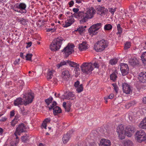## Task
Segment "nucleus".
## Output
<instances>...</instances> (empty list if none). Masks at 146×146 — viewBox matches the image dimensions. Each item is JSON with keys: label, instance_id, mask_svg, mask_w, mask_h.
<instances>
[{"label": "nucleus", "instance_id": "2f4dec72", "mask_svg": "<svg viewBox=\"0 0 146 146\" xmlns=\"http://www.w3.org/2000/svg\"><path fill=\"white\" fill-rule=\"evenodd\" d=\"M68 60H66L61 62L60 63H59L56 65L57 67L58 68H59L60 67L66 65H68Z\"/></svg>", "mask_w": 146, "mask_h": 146}, {"label": "nucleus", "instance_id": "774afa93", "mask_svg": "<svg viewBox=\"0 0 146 146\" xmlns=\"http://www.w3.org/2000/svg\"><path fill=\"white\" fill-rule=\"evenodd\" d=\"M143 102L144 103L146 104V96L143 98Z\"/></svg>", "mask_w": 146, "mask_h": 146}, {"label": "nucleus", "instance_id": "473e14b6", "mask_svg": "<svg viewBox=\"0 0 146 146\" xmlns=\"http://www.w3.org/2000/svg\"><path fill=\"white\" fill-rule=\"evenodd\" d=\"M117 78V76L115 72H113L110 75L111 80H113V82H115V81Z\"/></svg>", "mask_w": 146, "mask_h": 146}, {"label": "nucleus", "instance_id": "4d7b16f0", "mask_svg": "<svg viewBox=\"0 0 146 146\" xmlns=\"http://www.w3.org/2000/svg\"><path fill=\"white\" fill-rule=\"evenodd\" d=\"M118 32L117 33V34H119V35H120L122 33V29L121 27L119 28H117V29Z\"/></svg>", "mask_w": 146, "mask_h": 146}, {"label": "nucleus", "instance_id": "f704fd0d", "mask_svg": "<svg viewBox=\"0 0 146 146\" xmlns=\"http://www.w3.org/2000/svg\"><path fill=\"white\" fill-rule=\"evenodd\" d=\"M52 71V70H50L48 71L47 72V78L48 80L51 79L53 76Z\"/></svg>", "mask_w": 146, "mask_h": 146}, {"label": "nucleus", "instance_id": "8fccbe9b", "mask_svg": "<svg viewBox=\"0 0 146 146\" xmlns=\"http://www.w3.org/2000/svg\"><path fill=\"white\" fill-rule=\"evenodd\" d=\"M55 31V29H52V28H48L46 29V31L47 32H49L50 31H51V32H54Z\"/></svg>", "mask_w": 146, "mask_h": 146}, {"label": "nucleus", "instance_id": "f8f14e48", "mask_svg": "<svg viewBox=\"0 0 146 146\" xmlns=\"http://www.w3.org/2000/svg\"><path fill=\"white\" fill-rule=\"evenodd\" d=\"M120 66V70L122 75L125 76L129 72V68L127 64L121 63Z\"/></svg>", "mask_w": 146, "mask_h": 146}, {"label": "nucleus", "instance_id": "7ed1b4c3", "mask_svg": "<svg viewBox=\"0 0 146 146\" xmlns=\"http://www.w3.org/2000/svg\"><path fill=\"white\" fill-rule=\"evenodd\" d=\"M108 46L107 40L102 39L98 41L94 45V49L97 52H101L104 50Z\"/></svg>", "mask_w": 146, "mask_h": 146}, {"label": "nucleus", "instance_id": "a211bd4d", "mask_svg": "<svg viewBox=\"0 0 146 146\" xmlns=\"http://www.w3.org/2000/svg\"><path fill=\"white\" fill-rule=\"evenodd\" d=\"M24 103L22 100V99L21 98H17L14 100V104L15 106H18L19 105H21L23 104Z\"/></svg>", "mask_w": 146, "mask_h": 146}, {"label": "nucleus", "instance_id": "e2e57ef3", "mask_svg": "<svg viewBox=\"0 0 146 146\" xmlns=\"http://www.w3.org/2000/svg\"><path fill=\"white\" fill-rule=\"evenodd\" d=\"M18 9H14V8H13V10L17 12H19V13H22V11H21V10H19Z\"/></svg>", "mask_w": 146, "mask_h": 146}, {"label": "nucleus", "instance_id": "864d4df0", "mask_svg": "<svg viewBox=\"0 0 146 146\" xmlns=\"http://www.w3.org/2000/svg\"><path fill=\"white\" fill-rule=\"evenodd\" d=\"M50 118H47L45 119L43 122L46 123L47 124L48 123H49L50 121Z\"/></svg>", "mask_w": 146, "mask_h": 146}, {"label": "nucleus", "instance_id": "412c9836", "mask_svg": "<svg viewBox=\"0 0 146 146\" xmlns=\"http://www.w3.org/2000/svg\"><path fill=\"white\" fill-rule=\"evenodd\" d=\"M74 22V19L73 18H71L65 22L64 27H67L70 26Z\"/></svg>", "mask_w": 146, "mask_h": 146}, {"label": "nucleus", "instance_id": "37998d69", "mask_svg": "<svg viewBox=\"0 0 146 146\" xmlns=\"http://www.w3.org/2000/svg\"><path fill=\"white\" fill-rule=\"evenodd\" d=\"M98 11L101 12L102 13H105L106 11V9L104 7L99 6L98 8Z\"/></svg>", "mask_w": 146, "mask_h": 146}, {"label": "nucleus", "instance_id": "bb28decb", "mask_svg": "<svg viewBox=\"0 0 146 146\" xmlns=\"http://www.w3.org/2000/svg\"><path fill=\"white\" fill-rule=\"evenodd\" d=\"M18 21L21 24L23 25H25L27 24V22L28 20L27 19H25L23 18H21L19 19Z\"/></svg>", "mask_w": 146, "mask_h": 146}, {"label": "nucleus", "instance_id": "9d476101", "mask_svg": "<svg viewBox=\"0 0 146 146\" xmlns=\"http://www.w3.org/2000/svg\"><path fill=\"white\" fill-rule=\"evenodd\" d=\"M26 126L25 125V124L23 123H21L19 124L18 126L17 127L14 135H16V133H17L18 135H20V133L26 131Z\"/></svg>", "mask_w": 146, "mask_h": 146}, {"label": "nucleus", "instance_id": "5701e85b", "mask_svg": "<svg viewBox=\"0 0 146 146\" xmlns=\"http://www.w3.org/2000/svg\"><path fill=\"white\" fill-rule=\"evenodd\" d=\"M70 138V134L67 133L66 134L64 135L62 138V141L64 143H66L68 141Z\"/></svg>", "mask_w": 146, "mask_h": 146}, {"label": "nucleus", "instance_id": "aec40b11", "mask_svg": "<svg viewBox=\"0 0 146 146\" xmlns=\"http://www.w3.org/2000/svg\"><path fill=\"white\" fill-rule=\"evenodd\" d=\"M19 9L20 10L22 11L21 13H25L27 11L25 9L26 7V5L24 3H21L19 4Z\"/></svg>", "mask_w": 146, "mask_h": 146}, {"label": "nucleus", "instance_id": "338daca9", "mask_svg": "<svg viewBox=\"0 0 146 146\" xmlns=\"http://www.w3.org/2000/svg\"><path fill=\"white\" fill-rule=\"evenodd\" d=\"M69 5H70V7H71L73 6L74 4V2L73 1H71L69 3Z\"/></svg>", "mask_w": 146, "mask_h": 146}, {"label": "nucleus", "instance_id": "09e8293b", "mask_svg": "<svg viewBox=\"0 0 146 146\" xmlns=\"http://www.w3.org/2000/svg\"><path fill=\"white\" fill-rule=\"evenodd\" d=\"M20 61V58L16 59L13 63L15 65H16L17 64H19V62Z\"/></svg>", "mask_w": 146, "mask_h": 146}, {"label": "nucleus", "instance_id": "bf43d9fd", "mask_svg": "<svg viewBox=\"0 0 146 146\" xmlns=\"http://www.w3.org/2000/svg\"><path fill=\"white\" fill-rule=\"evenodd\" d=\"M42 126L45 129H46V123H44L43 122V123L42 124Z\"/></svg>", "mask_w": 146, "mask_h": 146}, {"label": "nucleus", "instance_id": "5fc2aeb1", "mask_svg": "<svg viewBox=\"0 0 146 146\" xmlns=\"http://www.w3.org/2000/svg\"><path fill=\"white\" fill-rule=\"evenodd\" d=\"M93 65L94 66V67L96 68H98L99 67V65L96 62L94 63Z\"/></svg>", "mask_w": 146, "mask_h": 146}, {"label": "nucleus", "instance_id": "f03ea898", "mask_svg": "<svg viewBox=\"0 0 146 146\" xmlns=\"http://www.w3.org/2000/svg\"><path fill=\"white\" fill-rule=\"evenodd\" d=\"M64 40L63 38L61 37L55 38L50 45V49L54 51L58 50L61 47L62 41Z\"/></svg>", "mask_w": 146, "mask_h": 146}, {"label": "nucleus", "instance_id": "a878e982", "mask_svg": "<svg viewBox=\"0 0 146 146\" xmlns=\"http://www.w3.org/2000/svg\"><path fill=\"white\" fill-rule=\"evenodd\" d=\"M129 63L131 65L134 66L138 64V61L136 58L131 59L129 60Z\"/></svg>", "mask_w": 146, "mask_h": 146}, {"label": "nucleus", "instance_id": "423d86ee", "mask_svg": "<svg viewBox=\"0 0 146 146\" xmlns=\"http://www.w3.org/2000/svg\"><path fill=\"white\" fill-rule=\"evenodd\" d=\"M102 24L101 23H97L92 25L88 29V32L90 34L93 35H96L99 30L102 27Z\"/></svg>", "mask_w": 146, "mask_h": 146}, {"label": "nucleus", "instance_id": "79ce46f5", "mask_svg": "<svg viewBox=\"0 0 146 146\" xmlns=\"http://www.w3.org/2000/svg\"><path fill=\"white\" fill-rule=\"evenodd\" d=\"M85 30V28L83 26H81L78 28L77 30H76V31H78L80 33H81L83 32Z\"/></svg>", "mask_w": 146, "mask_h": 146}, {"label": "nucleus", "instance_id": "39448f33", "mask_svg": "<svg viewBox=\"0 0 146 146\" xmlns=\"http://www.w3.org/2000/svg\"><path fill=\"white\" fill-rule=\"evenodd\" d=\"M74 46L73 44L69 43L68 45L62 50V52L65 54L66 57H68L73 52H74Z\"/></svg>", "mask_w": 146, "mask_h": 146}, {"label": "nucleus", "instance_id": "ea45409f", "mask_svg": "<svg viewBox=\"0 0 146 146\" xmlns=\"http://www.w3.org/2000/svg\"><path fill=\"white\" fill-rule=\"evenodd\" d=\"M52 100L53 98L52 97H50L46 99L45 101L47 104L49 105V104L52 102Z\"/></svg>", "mask_w": 146, "mask_h": 146}, {"label": "nucleus", "instance_id": "c03bdc74", "mask_svg": "<svg viewBox=\"0 0 146 146\" xmlns=\"http://www.w3.org/2000/svg\"><path fill=\"white\" fill-rule=\"evenodd\" d=\"M56 104L57 103L55 101H54L53 102L52 105L48 107L49 109L50 110L52 109H53V108H54V107L56 105Z\"/></svg>", "mask_w": 146, "mask_h": 146}, {"label": "nucleus", "instance_id": "680f3d73", "mask_svg": "<svg viewBox=\"0 0 146 146\" xmlns=\"http://www.w3.org/2000/svg\"><path fill=\"white\" fill-rule=\"evenodd\" d=\"M79 10V9L78 8H74L73 9V11L75 13H77Z\"/></svg>", "mask_w": 146, "mask_h": 146}, {"label": "nucleus", "instance_id": "69168bd1", "mask_svg": "<svg viewBox=\"0 0 146 146\" xmlns=\"http://www.w3.org/2000/svg\"><path fill=\"white\" fill-rule=\"evenodd\" d=\"M14 111H12L10 112V116L11 117H13L15 115Z\"/></svg>", "mask_w": 146, "mask_h": 146}, {"label": "nucleus", "instance_id": "58836bf2", "mask_svg": "<svg viewBox=\"0 0 146 146\" xmlns=\"http://www.w3.org/2000/svg\"><path fill=\"white\" fill-rule=\"evenodd\" d=\"M118 60L116 58L112 59L110 60V63L112 65L115 64L117 62Z\"/></svg>", "mask_w": 146, "mask_h": 146}, {"label": "nucleus", "instance_id": "1a4fd4ad", "mask_svg": "<svg viewBox=\"0 0 146 146\" xmlns=\"http://www.w3.org/2000/svg\"><path fill=\"white\" fill-rule=\"evenodd\" d=\"M25 98V99L24 100L25 102L24 104L26 105L27 104L31 103L33 101L34 98L33 94L31 92H29L27 94L24 95L23 98Z\"/></svg>", "mask_w": 146, "mask_h": 146}, {"label": "nucleus", "instance_id": "cd10ccee", "mask_svg": "<svg viewBox=\"0 0 146 146\" xmlns=\"http://www.w3.org/2000/svg\"><path fill=\"white\" fill-rule=\"evenodd\" d=\"M141 59L144 64H146V52L143 53L141 56Z\"/></svg>", "mask_w": 146, "mask_h": 146}, {"label": "nucleus", "instance_id": "f257e3e1", "mask_svg": "<svg viewBox=\"0 0 146 146\" xmlns=\"http://www.w3.org/2000/svg\"><path fill=\"white\" fill-rule=\"evenodd\" d=\"M95 13V11L92 8H90L86 11L82 12L80 15L82 19L79 20L80 23H83L86 22L88 19L92 18Z\"/></svg>", "mask_w": 146, "mask_h": 146}, {"label": "nucleus", "instance_id": "f3484780", "mask_svg": "<svg viewBox=\"0 0 146 146\" xmlns=\"http://www.w3.org/2000/svg\"><path fill=\"white\" fill-rule=\"evenodd\" d=\"M100 143L104 146H110L111 145L110 141L106 139H101Z\"/></svg>", "mask_w": 146, "mask_h": 146}, {"label": "nucleus", "instance_id": "13d9d810", "mask_svg": "<svg viewBox=\"0 0 146 146\" xmlns=\"http://www.w3.org/2000/svg\"><path fill=\"white\" fill-rule=\"evenodd\" d=\"M19 3H17L15 4L13 7V8L19 9Z\"/></svg>", "mask_w": 146, "mask_h": 146}, {"label": "nucleus", "instance_id": "4c0bfd02", "mask_svg": "<svg viewBox=\"0 0 146 146\" xmlns=\"http://www.w3.org/2000/svg\"><path fill=\"white\" fill-rule=\"evenodd\" d=\"M21 113L23 115H27L28 112V111L25 109L24 108H21Z\"/></svg>", "mask_w": 146, "mask_h": 146}, {"label": "nucleus", "instance_id": "20e7f679", "mask_svg": "<svg viewBox=\"0 0 146 146\" xmlns=\"http://www.w3.org/2000/svg\"><path fill=\"white\" fill-rule=\"evenodd\" d=\"M92 63L90 62H84L81 66L80 68L82 72L88 74H91L94 69Z\"/></svg>", "mask_w": 146, "mask_h": 146}, {"label": "nucleus", "instance_id": "7c9ffc66", "mask_svg": "<svg viewBox=\"0 0 146 146\" xmlns=\"http://www.w3.org/2000/svg\"><path fill=\"white\" fill-rule=\"evenodd\" d=\"M76 91L77 93H80L83 91V88L82 84H81L79 85V86L76 88Z\"/></svg>", "mask_w": 146, "mask_h": 146}, {"label": "nucleus", "instance_id": "393cba45", "mask_svg": "<svg viewBox=\"0 0 146 146\" xmlns=\"http://www.w3.org/2000/svg\"><path fill=\"white\" fill-rule=\"evenodd\" d=\"M81 12H79L78 13H74L73 14L72 13H71L70 16L71 18H73V17H74L76 18H78V17L80 20L82 19V17H81V16L80 15Z\"/></svg>", "mask_w": 146, "mask_h": 146}, {"label": "nucleus", "instance_id": "c756f323", "mask_svg": "<svg viewBox=\"0 0 146 146\" xmlns=\"http://www.w3.org/2000/svg\"><path fill=\"white\" fill-rule=\"evenodd\" d=\"M74 94L72 92H69L67 93L65 98L66 99L69 100L70 99V97H74Z\"/></svg>", "mask_w": 146, "mask_h": 146}, {"label": "nucleus", "instance_id": "dca6fc26", "mask_svg": "<svg viewBox=\"0 0 146 146\" xmlns=\"http://www.w3.org/2000/svg\"><path fill=\"white\" fill-rule=\"evenodd\" d=\"M68 65H69L71 67L76 68L75 69L76 70H80L79 68V64L73 62H72L70 60H68L67 62Z\"/></svg>", "mask_w": 146, "mask_h": 146}, {"label": "nucleus", "instance_id": "49530a36", "mask_svg": "<svg viewBox=\"0 0 146 146\" xmlns=\"http://www.w3.org/2000/svg\"><path fill=\"white\" fill-rule=\"evenodd\" d=\"M70 104L67 105L64 108L65 111L67 112H69L70 109Z\"/></svg>", "mask_w": 146, "mask_h": 146}, {"label": "nucleus", "instance_id": "2eb2a0df", "mask_svg": "<svg viewBox=\"0 0 146 146\" xmlns=\"http://www.w3.org/2000/svg\"><path fill=\"white\" fill-rule=\"evenodd\" d=\"M88 44L85 42H83L79 44L78 48L80 51H82L88 49Z\"/></svg>", "mask_w": 146, "mask_h": 146}, {"label": "nucleus", "instance_id": "6ab92c4d", "mask_svg": "<svg viewBox=\"0 0 146 146\" xmlns=\"http://www.w3.org/2000/svg\"><path fill=\"white\" fill-rule=\"evenodd\" d=\"M61 76L64 79L69 78L70 76L69 71L67 70H63L62 72Z\"/></svg>", "mask_w": 146, "mask_h": 146}, {"label": "nucleus", "instance_id": "052dcab7", "mask_svg": "<svg viewBox=\"0 0 146 146\" xmlns=\"http://www.w3.org/2000/svg\"><path fill=\"white\" fill-rule=\"evenodd\" d=\"M27 43V45L26 47L27 48L30 47L31 46L32 42H30L28 43Z\"/></svg>", "mask_w": 146, "mask_h": 146}, {"label": "nucleus", "instance_id": "0e129e2a", "mask_svg": "<svg viewBox=\"0 0 146 146\" xmlns=\"http://www.w3.org/2000/svg\"><path fill=\"white\" fill-rule=\"evenodd\" d=\"M114 89L116 93H117L118 91V87H117V86H116L115 87V86L114 87Z\"/></svg>", "mask_w": 146, "mask_h": 146}, {"label": "nucleus", "instance_id": "0eeeda50", "mask_svg": "<svg viewBox=\"0 0 146 146\" xmlns=\"http://www.w3.org/2000/svg\"><path fill=\"white\" fill-rule=\"evenodd\" d=\"M135 138L138 141L141 142L146 139V135L143 130H141L137 131L135 135Z\"/></svg>", "mask_w": 146, "mask_h": 146}, {"label": "nucleus", "instance_id": "e433bc0d", "mask_svg": "<svg viewBox=\"0 0 146 146\" xmlns=\"http://www.w3.org/2000/svg\"><path fill=\"white\" fill-rule=\"evenodd\" d=\"M112 28V25L109 24L106 25L104 27L105 30H109L111 29Z\"/></svg>", "mask_w": 146, "mask_h": 146}, {"label": "nucleus", "instance_id": "9b49d317", "mask_svg": "<svg viewBox=\"0 0 146 146\" xmlns=\"http://www.w3.org/2000/svg\"><path fill=\"white\" fill-rule=\"evenodd\" d=\"M125 135L128 137L131 136L135 131V127L132 125H128L125 129Z\"/></svg>", "mask_w": 146, "mask_h": 146}, {"label": "nucleus", "instance_id": "c9c22d12", "mask_svg": "<svg viewBox=\"0 0 146 146\" xmlns=\"http://www.w3.org/2000/svg\"><path fill=\"white\" fill-rule=\"evenodd\" d=\"M33 56V55L32 54L29 53L27 54L25 56L26 60L32 61L31 58Z\"/></svg>", "mask_w": 146, "mask_h": 146}, {"label": "nucleus", "instance_id": "ddd939ff", "mask_svg": "<svg viewBox=\"0 0 146 146\" xmlns=\"http://www.w3.org/2000/svg\"><path fill=\"white\" fill-rule=\"evenodd\" d=\"M122 86L123 92L126 94L130 93L131 91L130 86L128 84L123 83L122 84Z\"/></svg>", "mask_w": 146, "mask_h": 146}, {"label": "nucleus", "instance_id": "72a5a7b5", "mask_svg": "<svg viewBox=\"0 0 146 146\" xmlns=\"http://www.w3.org/2000/svg\"><path fill=\"white\" fill-rule=\"evenodd\" d=\"M28 136L27 135L25 134V135L21 137V139L22 142L26 143L28 140Z\"/></svg>", "mask_w": 146, "mask_h": 146}, {"label": "nucleus", "instance_id": "a18cd8bd", "mask_svg": "<svg viewBox=\"0 0 146 146\" xmlns=\"http://www.w3.org/2000/svg\"><path fill=\"white\" fill-rule=\"evenodd\" d=\"M131 46L130 43L129 42H127L124 46V49L125 50H127Z\"/></svg>", "mask_w": 146, "mask_h": 146}, {"label": "nucleus", "instance_id": "de8ad7c7", "mask_svg": "<svg viewBox=\"0 0 146 146\" xmlns=\"http://www.w3.org/2000/svg\"><path fill=\"white\" fill-rule=\"evenodd\" d=\"M18 122V121L13 119L11 122V125L12 126L14 127L15 126V125L17 124Z\"/></svg>", "mask_w": 146, "mask_h": 146}, {"label": "nucleus", "instance_id": "6e6552de", "mask_svg": "<svg viewBox=\"0 0 146 146\" xmlns=\"http://www.w3.org/2000/svg\"><path fill=\"white\" fill-rule=\"evenodd\" d=\"M117 132L119 138L121 139H123L125 134V131L123 125L122 124L119 125L117 128Z\"/></svg>", "mask_w": 146, "mask_h": 146}, {"label": "nucleus", "instance_id": "3c124183", "mask_svg": "<svg viewBox=\"0 0 146 146\" xmlns=\"http://www.w3.org/2000/svg\"><path fill=\"white\" fill-rule=\"evenodd\" d=\"M128 13H129V14H128L127 13H125V15L126 16H128L129 18H130L131 17H132L133 15V14L132 13H131V12H130V13H129V12H128Z\"/></svg>", "mask_w": 146, "mask_h": 146}, {"label": "nucleus", "instance_id": "a19ab883", "mask_svg": "<svg viewBox=\"0 0 146 146\" xmlns=\"http://www.w3.org/2000/svg\"><path fill=\"white\" fill-rule=\"evenodd\" d=\"M136 104V102L135 101L131 102H130L127 103L126 106V108H129V107L132 106H134Z\"/></svg>", "mask_w": 146, "mask_h": 146}, {"label": "nucleus", "instance_id": "6e6d98bb", "mask_svg": "<svg viewBox=\"0 0 146 146\" xmlns=\"http://www.w3.org/2000/svg\"><path fill=\"white\" fill-rule=\"evenodd\" d=\"M115 9H113V8H111L109 10L110 12L113 15L114 13L115 12Z\"/></svg>", "mask_w": 146, "mask_h": 146}, {"label": "nucleus", "instance_id": "c85d7f7f", "mask_svg": "<svg viewBox=\"0 0 146 146\" xmlns=\"http://www.w3.org/2000/svg\"><path fill=\"white\" fill-rule=\"evenodd\" d=\"M124 145L125 146H132L133 143L131 141L128 140L125 141Z\"/></svg>", "mask_w": 146, "mask_h": 146}, {"label": "nucleus", "instance_id": "4be33fe9", "mask_svg": "<svg viewBox=\"0 0 146 146\" xmlns=\"http://www.w3.org/2000/svg\"><path fill=\"white\" fill-rule=\"evenodd\" d=\"M61 112L62 110L61 108L58 106H56L53 108V114L55 115H57Z\"/></svg>", "mask_w": 146, "mask_h": 146}, {"label": "nucleus", "instance_id": "b1692460", "mask_svg": "<svg viewBox=\"0 0 146 146\" xmlns=\"http://www.w3.org/2000/svg\"><path fill=\"white\" fill-rule=\"evenodd\" d=\"M139 126L142 129H146V117L141 121Z\"/></svg>", "mask_w": 146, "mask_h": 146}, {"label": "nucleus", "instance_id": "4468645a", "mask_svg": "<svg viewBox=\"0 0 146 146\" xmlns=\"http://www.w3.org/2000/svg\"><path fill=\"white\" fill-rule=\"evenodd\" d=\"M138 78L140 82L143 83H146V72H143L140 73Z\"/></svg>", "mask_w": 146, "mask_h": 146}, {"label": "nucleus", "instance_id": "603ef678", "mask_svg": "<svg viewBox=\"0 0 146 146\" xmlns=\"http://www.w3.org/2000/svg\"><path fill=\"white\" fill-rule=\"evenodd\" d=\"M80 84V82L78 81H77L76 82H75L74 84V86L76 88L79 86Z\"/></svg>", "mask_w": 146, "mask_h": 146}]
</instances>
